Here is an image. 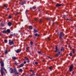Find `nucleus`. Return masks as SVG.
Instances as JSON below:
<instances>
[{
    "mask_svg": "<svg viewBox=\"0 0 76 76\" xmlns=\"http://www.w3.org/2000/svg\"><path fill=\"white\" fill-rule=\"evenodd\" d=\"M0 63L1 64V66L0 72L2 76H3L4 75H5V73H4V72L3 71V70H4L5 72H6V70L4 68V63L3 62H1Z\"/></svg>",
    "mask_w": 76,
    "mask_h": 76,
    "instance_id": "obj_1",
    "label": "nucleus"
},
{
    "mask_svg": "<svg viewBox=\"0 0 76 76\" xmlns=\"http://www.w3.org/2000/svg\"><path fill=\"white\" fill-rule=\"evenodd\" d=\"M10 40H9V44L10 45H12L14 44V43L12 41H10Z\"/></svg>",
    "mask_w": 76,
    "mask_h": 76,
    "instance_id": "obj_2",
    "label": "nucleus"
},
{
    "mask_svg": "<svg viewBox=\"0 0 76 76\" xmlns=\"http://www.w3.org/2000/svg\"><path fill=\"white\" fill-rule=\"evenodd\" d=\"M9 72H10V73H13V70L12 68L10 69Z\"/></svg>",
    "mask_w": 76,
    "mask_h": 76,
    "instance_id": "obj_3",
    "label": "nucleus"
},
{
    "mask_svg": "<svg viewBox=\"0 0 76 76\" xmlns=\"http://www.w3.org/2000/svg\"><path fill=\"white\" fill-rule=\"evenodd\" d=\"M63 33V32H60V36L59 37L60 38H61V37H63L64 35Z\"/></svg>",
    "mask_w": 76,
    "mask_h": 76,
    "instance_id": "obj_4",
    "label": "nucleus"
},
{
    "mask_svg": "<svg viewBox=\"0 0 76 76\" xmlns=\"http://www.w3.org/2000/svg\"><path fill=\"white\" fill-rule=\"evenodd\" d=\"M72 69H73V66H72L71 65L69 68L70 72H71L72 70Z\"/></svg>",
    "mask_w": 76,
    "mask_h": 76,
    "instance_id": "obj_5",
    "label": "nucleus"
},
{
    "mask_svg": "<svg viewBox=\"0 0 76 76\" xmlns=\"http://www.w3.org/2000/svg\"><path fill=\"white\" fill-rule=\"evenodd\" d=\"M16 51L17 53H20V52L21 51V50L20 49H18Z\"/></svg>",
    "mask_w": 76,
    "mask_h": 76,
    "instance_id": "obj_6",
    "label": "nucleus"
},
{
    "mask_svg": "<svg viewBox=\"0 0 76 76\" xmlns=\"http://www.w3.org/2000/svg\"><path fill=\"white\" fill-rule=\"evenodd\" d=\"M60 54V52H58V53H57L55 56V57H58L59 55Z\"/></svg>",
    "mask_w": 76,
    "mask_h": 76,
    "instance_id": "obj_7",
    "label": "nucleus"
},
{
    "mask_svg": "<svg viewBox=\"0 0 76 76\" xmlns=\"http://www.w3.org/2000/svg\"><path fill=\"white\" fill-rule=\"evenodd\" d=\"M14 73L15 75H18V73L17 72V70L16 69H14Z\"/></svg>",
    "mask_w": 76,
    "mask_h": 76,
    "instance_id": "obj_8",
    "label": "nucleus"
},
{
    "mask_svg": "<svg viewBox=\"0 0 76 76\" xmlns=\"http://www.w3.org/2000/svg\"><path fill=\"white\" fill-rule=\"evenodd\" d=\"M26 1H24L23 2H22L21 3V4L22 5H23L24 4H25L26 3Z\"/></svg>",
    "mask_w": 76,
    "mask_h": 76,
    "instance_id": "obj_9",
    "label": "nucleus"
},
{
    "mask_svg": "<svg viewBox=\"0 0 76 76\" xmlns=\"http://www.w3.org/2000/svg\"><path fill=\"white\" fill-rule=\"evenodd\" d=\"M8 25H9V26H11L12 25V22H8Z\"/></svg>",
    "mask_w": 76,
    "mask_h": 76,
    "instance_id": "obj_10",
    "label": "nucleus"
},
{
    "mask_svg": "<svg viewBox=\"0 0 76 76\" xmlns=\"http://www.w3.org/2000/svg\"><path fill=\"white\" fill-rule=\"evenodd\" d=\"M24 66V64H21L19 65V67H22Z\"/></svg>",
    "mask_w": 76,
    "mask_h": 76,
    "instance_id": "obj_11",
    "label": "nucleus"
},
{
    "mask_svg": "<svg viewBox=\"0 0 76 76\" xmlns=\"http://www.w3.org/2000/svg\"><path fill=\"white\" fill-rule=\"evenodd\" d=\"M61 6V4H56V6L57 7H58V6Z\"/></svg>",
    "mask_w": 76,
    "mask_h": 76,
    "instance_id": "obj_12",
    "label": "nucleus"
},
{
    "mask_svg": "<svg viewBox=\"0 0 76 76\" xmlns=\"http://www.w3.org/2000/svg\"><path fill=\"white\" fill-rule=\"evenodd\" d=\"M7 32L8 33H10V30L9 29H7Z\"/></svg>",
    "mask_w": 76,
    "mask_h": 76,
    "instance_id": "obj_13",
    "label": "nucleus"
},
{
    "mask_svg": "<svg viewBox=\"0 0 76 76\" xmlns=\"http://www.w3.org/2000/svg\"><path fill=\"white\" fill-rule=\"evenodd\" d=\"M56 51H55V52L56 53V52H57V51H58V48H57V47L56 46Z\"/></svg>",
    "mask_w": 76,
    "mask_h": 76,
    "instance_id": "obj_14",
    "label": "nucleus"
},
{
    "mask_svg": "<svg viewBox=\"0 0 76 76\" xmlns=\"http://www.w3.org/2000/svg\"><path fill=\"white\" fill-rule=\"evenodd\" d=\"M72 52L73 54H75V49H73L72 50Z\"/></svg>",
    "mask_w": 76,
    "mask_h": 76,
    "instance_id": "obj_15",
    "label": "nucleus"
},
{
    "mask_svg": "<svg viewBox=\"0 0 76 76\" xmlns=\"http://www.w3.org/2000/svg\"><path fill=\"white\" fill-rule=\"evenodd\" d=\"M12 58H13V59H14V60H16V57H15V56H13L12 57Z\"/></svg>",
    "mask_w": 76,
    "mask_h": 76,
    "instance_id": "obj_16",
    "label": "nucleus"
},
{
    "mask_svg": "<svg viewBox=\"0 0 76 76\" xmlns=\"http://www.w3.org/2000/svg\"><path fill=\"white\" fill-rule=\"evenodd\" d=\"M34 33H36L37 32H38V31L36 30L35 29H34Z\"/></svg>",
    "mask_w": 76,
    "mask_h": 76,
    "instance_id": "obj_17",
    "label": "nucleus"
},
{
    "mask_svg": "<svg viewBox=\"0 0 76 76\" xmlns=\"http://www.w3.org/2000/svg\"><path fill=\"white\" fill-rule=\"evenodd\" d=\"M42 22V19H40V21L39 22V23H41V22Z\"/></svg>",
    "mask_w": 76,
    "mask_h": 76,
    "instance_id": "obj_18",
    "label": "nucleus"
},
{
    "mask_svg": "<svg viewBox=\"0 0 76 76\" xmlns=\"http://www.w3.org/2000/svg\"><path fill=\"white\" fill-rule=\"evenodd\" d=\"M64 50V48H62L61 49V51H63Z\"/></svg>",
    "mask_w": 76,
    "mask_h": 76,
    "instance_id": "obj_19",
    "label": "nucleus"
},
{
    "mask_svg": "<svg viewBox=\"0 0 76 76\" xmlns=\"http://www.w3.org/2000/svg\"><path fill=\"white\" fill-rule=\"evenodd\" d=\"M9 17L10 19H11L12 18V17L11 15H9Z\"/></svg>",
    "mask_w": 76,
    "mask_h": 76,
    "instance_id": "obj_20",
    "label": "nucleus"
},
{
    "mask_svg": "<svg viewBox=\"0 0 76 76\" xmlns=\"http://www.w3.org/2000/svg\"><path fill=\"white\" fill-rule=\"evenodd\" d=\"M34 35L36 37H37V36H39V35L37 33L35 34Z\"/></svg>",
    "mask_w": 76,
    "mask_h": 76,
    "instance_id": "obj_21",
    "label": "nucleus"
},
{
    "mask_svg": "<svg viewBox=\"0 0 76 76\" xmlns=\"http://www.w3.org/2000/svg\"><path fill=\"white\" fill-rule=\"evenodd\" d=\"M22 71H23V70L22 69H19V72H22Z\"/></svg>",
    "mask_w": 76,
    "mask_h": 76,
    "instance_id": "obj_22",
    "label": "nucleus"
},
{
    "mask_svg": "<svg viewBox=\"0 0 76 76\" xmlns=\"http://www.w3.org/2000/svg\"><path fill=\"white\" fill-rule=\"evenodd\" d=\"M36 7H32V8H30V9H36Z\"/></svg>",
    "mask_w": 76,
    "mask_h": 76,
    "instance_id": "obj_23",
    "label": "nucleus"
},
{
    "mask_svg": "<svg viewBox=\"0 0 76 76\" xmlns=\"http://www.w3.org/2000/svg\"><path fill=\"white\" fill-rule=\"evenodd\" d=\"M29 29H32V26H30Z\"/></svg>",
    "mask_w": 76,
    "mask_h": 76,
    "instance_id": "obj_24",
    "label": "nucleus"
},
{
    "mask_svg": "<svg viewBox=\"0 0 76 76\" xmlns=\"http://www.w3.org/2000/svg\"><path fill=\"white\" fill-rule=\"evenodd\" d=\"M4 41H5V43H7V40H5Z\"/></svg>",
    "mask_w": 76,
    "mask_h": 76,
    "instance_id": "obj_25",
    "label": "nucleus"
},
{
    "mask_svg": "<svg viewBox=\"0 0 76 76\" xmlns=\"http://www.w3.org/2000/svg\"><path fill=\"white\" fill-rule=\"evenodd\" d=\"M33 43V42H30V44H31V46H32Z\"/></svg>",
    "mask_w": 76,
    "mask_h": 76,
    "instance_id": "obj_26",
    "label": "nucleus"
},
{
    "mask_svg": "<svg viewBox=\"0 0 76 76\" xmlns=\"http://www.w3.org/2000/svg\"><path fill=\"white\" fill-rule=\"evenodd\" d=\"M38 53L39 54H42V52H41L39 51V52H38Z\"/></svg>",
    "mask_w": 76,
    "mask_h": 76,
    "instance_id": "obj_27",
    "label": "nucleus"
},
{
    "mask_svg": "<svg viewBox=\"0 0 76 76\" xmlns=\"http://www.w3.org/2000/svg\"><path fill=\"white\" fill-rule=\"evenodd\" d=\"M25 60H27L28 59V58H27L26 57H25Z\"/></svg>",
    "mask_w": 76,
    "mask_h": 76,
    "instance_id": "obj_28",
    "label": "nucleus"
},
{
    "mask_svg": "<svg viewBox=\"0 0 76 76\" xmlns=\"http://www.w3.org/2000/svg\"><path fill=\"white\" fill-rule=\"evenodd\" d=\"M30 72H32V73H34V71H33V70H30Z\"/></svg>",
    "mask_w": 76,
    "mask_h": 76,
    "instance_id": "obj_29",
    "label": "nucleus"
},
{
    "mask_svg": "<svg viewBox=\"0 0 76 76\" xmlns=\"http://www.w3.org/2000/svg\"><path fill=\"white\" fill-rule=\"evenodd\" d=\"M35 20H37L38 18H35Z\"/></svg>",
    "mask_w": 76,
    "mask_h": 76,
    "instance_id": "obj_30",
    "label": "nucleus"
},
{
    "mask_svg": "<svg viewBox=\"0 0 76 76\" xmlns=\"http://www.w3.org/2000/svg\"><path fill=\"white\" fill-rule=\"evenodd\" d=\"M27 63H29V59H28L27 60Z\"/></svg>",
    "mask_w": 76,
    "mask_h": 76,
    "instance_id": "obj_31",
    "label": "nucleus"
},
{
    "mask_svg": "<svg viewBox=\"0 0 76 76\" xmlns=\"http://www.w3.org/2000/svg\"><path fill=\"white\" fill-rule=\"evenodd\" d=\"M49 69L50 70H51V69H52V67L50 66L49 67Z\"/></svg>",
    "mask_w": 76,
    "mask_h": 76,
    "instance_id": "obj_32",
    "label": "nucleus"
},
{
    "mask_svg": "<svg viewBox=\"0 0 76 76\" xmlns=\"http://www.w3.org/2000/svg\"><path fill=\"white\" fill-rule=\"evenodd\" d=\"M3 33H6V31H5L4 30V31H3Z\"/></svg>",
    "mask_w": 76,
    "mask_h": 76,
    "instance_id": "obj_33",
    "label": "nucleus"
},
{
    "mask_svg": "<svg viewBox=\"0 0 76 76\" xmlns=\"http://www.w3.org/2000/svg\"><path fill=\"white\" fill-rule=\"evenodd\" d=\"M5 53L6 54H7V50L5 51Z\"/></svg>",
    "mask_w": 76,
    "mask_h": 76,
    "instance_id": "obj_34",
    "label": "nucleus"
},
{
    "mask_svg": "<svg viewBox=\"0 0 76 76\" xmlns=\"http://www.w3.org/2000/svg\"><path fill=\"white\" fill-rule=\"evenodd\" d=\"M15 64H16V65H17V64H18V63H17V62H15Z\"/></svg>",
    "mask_w": 76,
    "mask_h": 76,
    "instance_id": "obj_35",
    "label": "nucleus"
},
{
    "mask_svg": "<svg viewBox=\"0 0 76 76\" xmlns=\"http://www.w3.org/2000/svg\"><path fill=\"white\" fill-rule=\"evenodd\" d=\"M29 48L28 47H27L26 48V49L28 50H29Z\"/></svg>",
    "mask_w": 76,
    "mask_h": 76,
    "instance_id": "obj_36",
    "label": "nucleus"
},
{
    "mask_svg": "<svg viewBox=\"0 0 76 76\" xmlns=\"http://www.w3.org/2000/svg\"><path fill=\"white\" fill-rule=\"evenodd\" d=\"M4 7H7V6H6V5L5 4L4 5Z\"/></svg>",
    "mask_w": 76,
    "mask_h": 76,
    "instance_id": "obj_37",
    "label": "nucleus"
},
{
    "mask_svg": "<svg viewBox=\"0 0 76 76\" xmlns=\"http://www.w3.org/2000/svg\"><path fill=\"white\" fill-rule=\"evenodd\" d=\"M48 58H50V59H52V58H51L49 56H48Z\"/></svg>",
    "mask_w": 76,
    "mask_h": 76,
    "instance_id": "obj_38",
    "label": "nucleus"
},
{
    "mask_svg": "<svg viewBox=\"0 0 76 76\" xmlns=\"http://www.w3.org/2000/svg\"><path fill=\"white\" fill-rule=\"evenodd\" d=\"M69 55H70V56H72V54L71 53H70L69 54Z\"/></svg>",
    "mask_w": 76,
    "mask_h": 76,
    "instance_id": "obj_39",
    "label": "nucleus"
},
{
    "mask_svg": "<svg viewBox=\"0 0 76 76\" xmlns=\"http://www.w3.org/2000/svg\"><path fill=\"white\" fill-rule=\"evenodd\" d=\"M24 64H26V61H24L23 63Z\"/></svg>",
    "mask_w": 76,
    "mask_h": 76,
    "instance_id": "obj_40",
    "label": "nucleus"
},
{
    "mask_svg": "<svg viewBox=\"0 0 76 76\" xmlns=\"http://www.w3.org/2000/svg\"><path fill=\"white\" fill-rule=\"evenodd\" d=\"M65 17H66V15H64L63 16V18H65Z\"/></svg>",
    "mask_w": 76,
    "mask_h": 76,
    "instance_id": "obj_41",
    "label": "nucleus"
},
{
    "mask_svg": "<svg viewBox=\"0 0 76 76\" xmlns=\"http://www.w3.org/2000/svg\"><path fill=\"white\" fill-rule=\"evenodd\" d=\"M35 64H38V62H35Z\"/></svg>",
    "mask_w": 76,
    "mask_h": 76,
    "instance_id": "obj_42",
    "label": "nucleus"
},
{
    "mask_svg": "<svg viewBox=\"0 0 76 76\" xmlns=\"http://www.w3.org/2000/svg\"><path fill=\"white\" fill-rule=\"evenodd\" d=\"M48 39H49V40H50V37H48Z\"/></svg>",
    "mask_w": 76,
    "mask_h": 76,
    "instance_id": "obj_43",
    "label": "nucleus"
},
{
    "mask_svg": "<svg viewBox=\"0 0 76 76\" xmlns=\"http://www.w3.org/2000/svg\"><path fill=\"white\" fill-rule=\"evenodd\" d=\"M69 20V19H66V20Z\"/></svg>",
    "mask_w": 76,
    "mask_h": 76,
    "instance_id": "obj_44",
    "label": "nucleus"
},
{
    "mask_svg": "<svg viewBox=\"0 0 76 76\" xmlns=\"http://www.w3.org/2000/svg\"><path fill=\"white\" fill-rule=\"evenodd\" d=\"M14 14L15 15H16V14L14 13Z\"/></svg>",
    "mask_w": 76,
    "mask_h": 76,
    "instance_id": "obj_45",
    "label": "nucleus"
},
{
    "mask_svg": "<svg viewBox=\"0 0 76 76\" xmlns=\"http://www.w3.org/2000/svg\"><path fill=\"white\" fill-rule=\"evenodd\" d=\"M72 74H73V73H74V72H72Z\"/></svg>",
    "mask_w": 76,
    "mask_h": 76,
    "instance_id": "obj_46",
    "label": "nucleus"
},
{
    "mask_svg": "<svg viewBox=\"0 0 76 76\" xmlns=\"http://www.w3.org/2000/svg\"><path fill=\"white\" fill-rule=\"evenodd\" d=\"M48 20H50V18H48Z\"/></svg>",
    "mask_w": 76,
    "mask_h": 76,
    "instance_id": "obj_47",
    "label": "nucleus"
},
{
    "mask_svg": "<svg viewBox=\"0 0 76 76\" xmlns=\"http://www.w3.org/2000/svg\"><path fill=\"white\" fill-rule=\"evenodd\" d=\"M7 10H9V8H7Z\"/></svg>",
    "mask_w": 76,
    "mask_h": 76,
    "instance_id": "obj_48",
    "label": "nucleus"
},
{
    "mask_svg": "<svg viewBox=\"0 0 76 76\" xmlns=\"http://www.w3.org/2000/svg\"><path fill=\"white\" fill-rule=\"evenodd\" d=\"M26 12H27V10H26Z\"/></svg>",
    "mask_w": 76,
    "mask_h": 76,
    "instance_id": "obj_49",
    "label": "nucleus"
},
{
    "mask_svg": "<svg viewBox=\"0 0 76 76\" xmlns=\"http://www.w3.org/2000/svg\"><path fill=\"white\" fill-rule=\"evenodd\" d=\"M17 14H19V13H17Z\"/></svg>",
    "mask_w": 76,
    "mask_h": 76,
    "instance_id": "obj_50",
    "label": "nucleus"
},
{
    "mask_svg": "<svg viewBox=\"0 0 76 76\" xmlns=\"http://www.w3.org/2000/svg\"><path fill=\"white\" fill-rule=\"evenodd\" d=\"M54 19H55V17H54Z\"/></svg>",
    "mask_w": 76,
    "mask_h": 76,
    "instance_id": "obj_51",
    "label": "nucleus"
},
{
    "mask_svg": "<svg viewBox=\"0 0 76 76\" xmlns=\"http://www.w3.org/2000/svg\"><path fill=\"white\" fill-rule=\"evenodd\" d=\"M31 47H32V46H31Z\"/></svg>",
    "mask_w": 76,
    "mask_h": 76,
    "instance_id": "obj_52",
    "label": "nucleus"
},
{
    "mask_svg": "<svg viewBox=\"0 0 76 76\" xmlns=\"http://www.w3.org/2000/svg\"><path fill=\"white\" fill-rule=\"evenodd\" d=\"M1 35V34H0V36Z\"/></svg>",
    "mask_w": 76,
    "mask_h": 76,
    "instance_id": "obj_53",
    "label": "nucleus"
}]
</instances>
